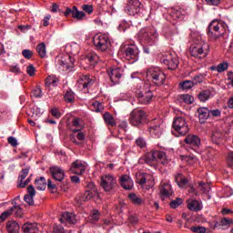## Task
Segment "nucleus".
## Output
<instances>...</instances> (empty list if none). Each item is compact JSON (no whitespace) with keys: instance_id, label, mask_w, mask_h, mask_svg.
I'll use <instances>...</instances> for the list:
<instances>
[{"instance_id":"nucleus-1","label":"nucleus","mask_w":233,"mask_h":233,"mask_svg":"<svg viewBox=\"0 0 233 233\" xmlns=\"http://www.w3.org/2000/svg\"><path fill=\"white\" fill-rule=\"evenodd\" d=\"M189 52L192 57H197L198 59H203L207 57L210 52V46L207 41L203 40L201 36H198L194 41V44L190 46Z\"/></svg>"},{"instance_id":"nucleus-2","label":"nucleus","mask_w":233,"mask_h":233,"mask_svg":"<svg viewBox=\"0 0 233 233\" xmlns=\"http://www.w3.org/2000/svg\"><path fill=\"white\" fill-rule=\"evenodd\" d=\"M146 76L147 79L154 83L157 86H161V85H165V79H167V76L159 67H150Z\"/></svg>"},{"instance_id":"nucleus-3","label":"nucleus","mask_w":233,"mask_h":233,"mask_svg":"<svg viewBox=\"0 0 233 233\" xmlns=\"http://www.w3.org/2000/svg\"><path fill=\"white\" fill-rule=\"evenodd\" d=\"M93 45L99 52H106L110 50V46H112L110 36L107 34L96 35L93 37Z\"/></svg>"},{"instance_id":"nucleus-4","label":"nucleus","mask_w":233,"mask_h":233,"mask_svg":"<svg viewBox=\"0 0 233 233\" xmlns=\"http://www.w3.org/2000/svg\"><path fill=\"white\" fill-rule=\"evenodd\" d=\"M227 24L214 20L209 24L208 30L211 37L218 39V37H221L227 34Z\"/></svg>"},{"instance_id":"nucleus-5","label":"nucleus","mask_w":233,"mask_h":233,"mask_svg":"<svg viewBox=\"0 0 233 233\" xmlns=\"http://www.w3.org/2000/svg\"><path fill=\"white\" fill-rule=\"evenodd\" d=\"M135 94L140 105H150V103H152L154 94L150 91V89L147 90L145 89V86H140L139 88L135 91Z\"/></svg>"},{"instance_id":"nucleus-6","label":"nucleus","mask_w":233,"mask_h":233,"mask_svg":"<svg viewBox=\"0 0 233 233\" xmlns=\"http://www.w3.org/2000/svg\"><path fill=\"white\" fill-rule=\"evenodd\" d=\"M172 128L179 136H187V133L189 132L190 130V128L188 127V124L187 123V120L181 116H177L174 119Z\"/></svg>"},{"instance_id":"nucleus-7","label":"nucleus","mask_w":233,"mask_h":233,"mask_svg":"<svg viewBox=\"0 0 233 233\" xmlns=\"http://www.w3.org/2000/svg\"><path fill=\"white\" fill-rule=\"evenodd\" d=\"M148 132L151 137H155V139L161 137V134H163V120L161 118L152 120L148 127Z\"/></svg>"},{"instance_id":"nucleus-8","label":"nucleus","mask_w":233,"mask_h":233,"mask_svg":"<svg viewBox=\"0 0 233 233\" xmlns=\"http://www.w3.org/2000/svg\"><path fill=\"white\" fill-rule=\"evenodd\" d=\"M147 120V113L141 109H135L131 112L129 117V123L133 127H139V125H143Z\"/></svg>"},{"instance_id":"nucleus-9","label":"nucleus","mask_w":233,"mask_h":233,"mask_svg":"<svg viewBox=\"0 0 233 233\" xmlns=\"http://www.w3.org/2000/svg\"><path fill=\"white\" fill-rule=\"evenodd\" d=\"M157 160L160 161L162 165H167L168 163V160L167 159V154L163 151H153L152 154H148L145 157V163H147V165H152L154 161Z\"/></svg>"},{"instance_id":"nucleus-10","label":"nucleus","mask_w":233,"mask_h":233,"mask_svg":"<svg viewBox=\"0 0 233 233\" xmlns=\"http://www.w3.org/2000/svg\"><path fill=\"white\" fill-rule=\"evenodd\" d=\"M143 4L139 0H129L125 7V12L127 15L136 16L141 14Z\"/></svg>"},{"instance_id":"nucleus-11","label":"nucleus","mask_w":233,"mask_h":233,"mask_svg":"<svg viewBox=\"0 0 233 233\" xmlns=\"http://www.w3.org/2000/svg\"><path fill=\"white\" fill-rule=\"evenodd\" d=\"M117 185V178L113 175L107 174L101 177L100 187L105 190V192H110L113 188H116Z\"/></svg>"},{"instance_id":"nucleus-12","label":"nucleus","mask_w":233,"mask_h":233,"mask_svg":"<svg viewBox=\"0 0 233 233\" xmlns=\"http://www.w3.org/2000/svg\"><path fill=\"white\" fill-rule=\"evenodd\" d=\"M56 66L62 72H70L74 68V59L72 56H66V57H56Z\"/></svg>"},{"instance_id":"nucleus-13","label":"nucleus","mask_w":233,"mask_h":233,"mask_svg":"<svg viewBox=\"0 0 233 233\" xmlns=\"http://www.w3.org/2000/svg\"><path fill=\"white\" fill-rule=\"evenodd\" d=\"M161 62L167 66L168 70H176L177 66H179V60L177 59V56L172 53H165L162 56Z\"/></svg>"},{"instance_id":"nucleus-14","label":"nucleus","mask_w":233,"mask_h":233,"mask_svg":"<svg viewBox=\"0 0 233 233\" xmlns=\"http://www.w3.org/2000/svg\"><path fill=\"white\" fill-rule=\"evenodd\" d=\"M94 83H96V81L93 78H90L89 76H81L78 78L76 85L79 90H82L84 94H88V89L94 86Z\"/></svg>"},{"instance_id":"nucleus-15","label":"nucleus","mask_w":233,"mask_h":233,"mask_svg":"<svg viewBox=\"0 0 233 233\" xmlns=\"http://www.w3.org/2000/svg\"><path fill=\"white\" fill-rule=\"evenodd\" d=\"M124 56L127 61L136 63V61L139 59V49L136 46V45H129L126 47Z\"/></svg>"},{"instance_id":"nucleus-16","label":"nucleus","mask_w":233,"mask_h":233,"mask_svg":"<svg viewBox=\"0 0 233 233\" xmlns=\"http://www.w3.org/2000/svg\"><path fill=\"white\" fill-rule=\"evenodd\" d=\"M107 75L114 85H117L123 77V69L120 67H111L107 70Z\"/></svg>"},{"instance_id":"nucleus-17","label":"nucleus","mask_w":233,"mask_h":233,"mask_svg":"<svg viewBox=\"0 0 233 233\" xmlns=\"http://www.w3.org/2000/svg\"><path fill=\"white\" fill-rule=\"evenodd\" d=\"M158 34L157 32H154L152 33H148L145 30L140 31L139 33V37L142 41H146V43H147V45H154L156 43V40L158 37Z\"/></svg>"},{"instance_id":"nucleus-18","label":"nucleus","mask_w":233,"mask_h":233,"mask_svg":"<svg viewBox=\"0 0 233 233\" xmlns=\"http://www.w3.org/2000/svg\"><path fill=\"white\" fill-rule=\"evenodd\" d=\"M86 170V164L82 163L81 160H76L73 162L70 168V172H72L73 174H77L78 176L85 174Z\"/></svg>"},{"instance_id":"nucleus-19","label":"nucleus","mask_w":233,"mask_h":233,"mask_svg":"<svg viewBox=\"0 0 233 233\" xmlns=\"http://www.w3.org/2000/svg\"><path fill=\"white\" fill-rule=\"evenodd\" d=\"M49 172L55 181H63L65 179V170L57 166L51 167Z\"/></svg>"},{"instance_id":"nucleus-20","label":"nucleus","mask_w":233,"mask_h":233,"mask_svg":"<svg viewBox=\"0 0 233 233\" xmlns=\"http://www.w3.org/2000/svg\"><path fill=\"white\" fill-rule=\"evenodd\" d=\"M186 145H189L192 147H201V138L196 135H187L184 139Z\"/></svg>"},{"instance_id":"nucleus-21","label":"nucleus","mask_w":233,"mask_h":233,"mask_svg":"<svg viewBox=\"0 0 233 233\" xmlns=\"http://www.w3.org/2000/svg\"><path fill=\"white\" fill-rule=\"evenodd\" d=\"M120 185L122 187L125 188V190H132L134 188V181L128 175H123L119 178Z\"/></svg>"},{"instance_id":"nucleus-22","label":"nucleus","mask_w":233,"mask_h":233,"mask_svg":"<svg viewBox=\"0 0 233 233\" xmlns=\"http://www.w3.org/2000/svg\"><path fill=\"white\" fill-rule=\"evenodd\" d=\"M60 223H68L69 225L76 224V215L70 212H65L60 218Z\"/></svg>"},{"instance_id":"nucleus-23","label":"nucleus","mask_w":233,"mask_h":233,"mask_svg":"<svg viewBox=\"0 0 233 233\" xmlns=\"http://www.w3.org/2000/svg\"><path fill=\"white\" fill-rule=\"evenodd\" d=\"M6 230L8 233H19L21 227L19 226V223L15 222V220H9L6 223Z\"/></svg>"},{"instance_id":"nucleus-24","label":"nucleus","mask_w":233,"mask_h":233,"mask_svg":"<svg viewBox=\"0 0 233 233\" xmlns=\"http://www.w3.org/2000/svg\"><path fill=\"white\" fill-rule=\"evenodd\" d=\"M27 193L28 195L24 197V201L28 205H34V196H35V188H34V186H29L27 187Z\"/></svg>"},{"instance_id":"nucleus-25","label":"nucleus","mask_w":233,"mask_h":233,"mask_svg":"<svg viewBox=\"0 0 233 233\" xmlns=\"http://www.w3.org/2000/svg\"><path fill=\"white\" fill-rule=\"evenodd\" d=\"M198 114L199 121H201L202 123H205V121H207V119L210 117V110H208V108L207 107H199L198 109Z\"/></svg>"},{"instance_id":"nucleus-26","label":"nucleus","mask_w":233,"mask_h":233,"mask_svg":"<svg viewBox=\"0 0 233 233\" xmlns=\"http://www.w3.org/2000/svg\"><path fill=\"white\" fill-rule=\"evenodd\" d=\"M24 233H37L39 232V228L35 223H25L22 227Z\"/></svg>"},{"instance_id":"nucleus-27","label":"nucleus","mask_w":233,"mask_h":233,"mask_svg":"<svg viewBox=\"0 0 233 233\" xmlns=\"http://www.w3.org/2000/svg\"><path fill=\"white\" fill-rule=\"evenodd\" d=\"M187 208L193 212H199L203 208V205L198 200H189L187 202Z\"/></svg>"},{"instance_id":"nucleus-28","label":"nucleus","mask_w":233,"mask_h":233,"mask_svg":"<svg viewBox=\"0 0 233 233\" xmlns=\"http://www.w3.org/2000/svg\"><path fill=\"white\" fill-rule=\"evenodd\" d=\"M86 61L89 63L91 66H95L97 63H99V56L96 53H88L86 56Z\"/></svg>"},{"instance_id":"nucleus-29","label":"nucleus","mask_w":233,"mask_h":233,"mask_svg":"<svg viewBox=\"0 0 233 233\" xmlns=\"http://www.w3.org/2000/svg\"><path fill=\"white\" fill-rule=\"evenodd\" d=\"M88 187L91 188V190H87L85 193L86 201H88L97 194V189L96 188V185L94 183H89Z\"/></svg>"},{"instance_id":"nucleus-30","label":"nucleus","mask_w":233,"mask_h":233,"mask_svg":"<svg viewBox=\"0 0 233 233\" xmlns=\"http://www.w3.org/2000/svg\"><path fill=\"white\" fill-rule=\"evenodd\" d=\"M160 194L163 196V198H170V196H172V186H170L168 183L162 184Z\"/></svg>"},{"instance_id":"nucleus-31","label":"nucleus","mask_w":233,"mask_h":233,"mask_svg":"<svg viewBox=\"0 0 233 233\" xmlns=\"http://www.w3.org/2000/svg\"><path fill=\"white\" fill-rule=\"evenodd\" d=\"M175 181L177 185L180 187V188H183L184 187L187 186V183H188L187 177H185V176L179 173L175 176Z\"/></svg>"},{"instance_id":"nucleus-32","label":"nucleus","mask_w":233,"mask_h":233,"mask_svg":"<svg viewBox=\"0 0 233 233\" xmlns=\"http://www.w3.org/2000/svg\"><path fill=\"white\" fill-rule=\"evenodd\" d=\"M59 79L56 75H51L46 78V86H57Z\"/></svg>"},{"instance_id":"nucleus-33","label":"nucleus","mask_w":233,"mask_h":233,"mask_svg":"<svg viewBox=\"0 0 233 233\" xmlns=\"http://www.w3.org/2000/svg\"><path fill=\"white\" fill-rule=\"evenodd\" d=\"M35 186L37 190H45L46 188V178L41 177L35 180Z\"/></svg>"},{"instance_id":"nucleus-34","label":"nucleus","mask_w":233,"mask_h":233,"mask_svg":"<svg viewBox=\"0 0 233 233\" xmlns=\"http://www.w3.org/2000/svg\"><path fill=\"white\" fill-rule=\"evenodd\" d=\"M178 100L180 103H186V105H192V103H194V96L188 94H184L178 96Z\"/></svg>"},{"instance_id":"nucleus-35","label":"nucleus","mask_w":233,"mask_h":233,"mask_svg":"<svg viewBox=\"0 0 233 233\" xmlns=\"http://www.w3.org/2000/svg\"><path fill=\"white\" fill-rule=\"evenodd\" d=\"M36 52L40 57H46V45H45V43L38 44L36 46Z\"/></svg>"},{"instance_id":"nucleus-36","label":"nucleus","mask_w":233,"mask_h":233,"mask_svg":"<svg viewBox=\"0 0 233 233\" xmlns=\"http://www.w3.org/2000/svg\"><path fill=\"white\" fill-rule=\"evenodd\" d=\"M103 117L106 125H109L110 127H116V120L110 113H105Z\"/></svg>"},{"instance_id":"nucleus-37","label":"nucleus","mask_w":233,"mask_h":233,"mask_svg":"<svg viewBox=\"0 0 233 233\" xmlns=\"http://www.w3.org/2000/svg\"><path fill=\"white\" fill-rule=\"evenodd\" d=\"M73 127H76V129H74V132H80L85 127V123L80 118H74L73 119Z\"/></svg>"},{"instance_id":"nucleus-38","label":"nucleus","mask_w":233,"mask_h":233,"mask_svg":"<svg viewBox=\"0 0 233 233\" xmlns=\"http://www.w3.org/2000/svg\"><path fill=\"white\" fill-rule=\"evenodd\" d=\"M212 93H210V90H205L198 94V99L201 101V103H205L206 101H208L210 99V96Z\"/></svg>"},{"instance_id":"nucleus-39","label":"nucleus","mask_w":233,"mask_h":233,"mask_svg":"<svg viewBox=\"0 0 233 233\" xmlns=\"http://www.w3.org/2000/svg\"><path fill=\"white\" fill-rule=\"evenodd\" d=\"M64 99L66 103H74V101H76V93H74L72 90L66 91Z\"/></svg>"},{"instance_id":"nucleus-40","label":"nucleus","mask_w":233,"mask_h":233,"mask_svg":"<svg viewBox=\"0 0 233 233\" xmlns=\"http://www.w3.org/2000/svg\"><path fill=\"white\" fill-rule=\"evenodd\" d=\"M128 198L133 205H143V199L135 193H130Z\"/></svg>"},{"instance_id":"nucleus-41","label":"nucleus","mask_w":233,"mask_h":233,"mask_svg":"<svg viewBox=\"0 0 233 233\" xmlns=\"http://www.w3.org/2000/svg\"><path fill=\"white\" fill-rule=\"evenodd\" d=\"M74 15H73V19H77V21H83V18L86 16V14H85V12L83 11H78L77 10V6L74 5Z\"/></svg>"},{"instance_id":"nucleus-42","label":"nucleus","mask_w":233,"mask_h":233,"mask_svg":"<svg viewBox=\"0 0 233 233\" xmlns=\"http://www.w3.org/2000/svg\"><path fill=\"white\" fill-rule=\"evenodd\" d=\"M88 220L90 223H97L99 221V211L97 209H94L92 214L89 216Z\"/></svg>"},{"instance_id":"nucleus-43","label":"nucleus","mask_w":233,"mask_h":233,"mask_svg":"<svg viewBox=\"0 0 233 233\" xmlns=\"http://www.w3.org/2000/svg\"><path fill=\"white\" fill-rule=\"evenodd\" d=\"M91 110H93V112H103V104L97 101L93 102L91 104Z\"/></svg>"},{"instance_id":"nucleus-44","label":"nucleus","mask_w":233,"mask_h":233,"mask_svg":"<svg viewBox=\"0 0 233 233\" xmlns=\"http://www.w3.org/2000/svg\"><path fill=\"white\" fill-rule=\"evenodd\" d=\"M198 188L203 192V194H208V192H210L211 189L210 184L203 182H199Z\"/></svg>"},{"instance_id":"nucleus-45","label":"nucleus","mask_w":233,"mask_h":233,"mask_svg":"<svg viewBox=\"0 0 233 233\" xmlns=\"http://www.w3.org/2000/svg\"><path fill=\"white\" fill-rule=\"evenodd\" d=\"M193 80H186L180 83V86L183 90H190L194 86Z\"/></svg>"},{"instance_id":"nucleus-46","label":"nucleus","mask_w":233,"mask_h":233,"mask_svg":"<svg viewBox=\"0 0 233 233\" xmlns=\"http://www.w3.org/2000/svg\"><path fill=\"white\" fill-rule=\"evenodd\" d=\"M162 33L163 35L166 36V39H172V36L174 35V31L170 27H164Z\"/></svg>"},{"instance_id":"nucleus-47","label":"nucleus","mask_w":233,"mask_h":233,"mask_svg":"<svg viewBox=\"0 0 233 233\" xmlns=\"http://www.w3.org/2000/svg\"><path fill=\"white\" fill-rule=\"evenodd\" d=\"M13 214V209H7L6 211L3 212L0 216V223H3V221H6L10 216Z\"/></svg>"},{"instance_id":"nucleus-48","label":"nucleus","mask_w":233,"mask_h":233,"mask_svg":"<svg viewBox=\"0 0 233 233\" xmlns=\"http://www.w3.org/2000/svg\"><path fill=\"white\" fill-rule=\"evenodd\" d=\"M11 209H13V213L15 212L16 218H21L23 216V208H21V206L15 205Z\"/></svg>"},{"instance_id":"nucleus-49","label":"nucleus","mask_w":233,"mask_h":233,"mask_svg":"<svg viewBox=\"0 0 233 233\" xmlns=\"http://www.w3.org/2000/svg\"><path fill=\"white\" fill-rule=\"evenodd\" d=\"M135 143H136L137 147H138V148H146L147 147V140H145V138H143V137L137 138Z\"/></svg>"},{"instance_id":"nucleus-50","label":"nucleus","mask_w":233,"mask_h":233,"mask_svg":"<svg viewBox=\"0 0 233 233\" xmlns=\"http://www.w3.org/2000/svg\"><path fill=\"white\" fill-rule=\"evenodd\" d=\"M181 14V15H188V14H190V8H180L179 10H177L175 13L176 17H177V19H179V15Z\"/></svg>"},{"instance_id":"nucleus-51","label":"nucleus","mask_w":233,"mask_h":233,"mask_svg":"<svg viewBox=\"0 0 233 233\" xmlns=\"http://www.w3.org/2000/svg\"><path fill=\"white\" fill-rule=\"evenodd\" d=\"M228 70V64L227 62L220 63L217 66V72L221 74V72H225Z\"/></svg>"},{"instance_id":"nucleus-52","label":"nucleus","mask_w":233,"mask_h":233,"mask_svg":"<svg viewBox=\"0 0 233 233\" xmlns=\"http://www.w3.org/2000/svg\"><path fill=\"white\" fill-rule=\"evenodd\" d=\"M28 172H30V168L28 167L22 169L18 177V181H25V179H26V176H28Z\"/></svg>"},{"instance_id":"nucleus-53","label":"nucleus","mask_w":233,"mask_h":233,"mask_svg":"<svg viewBox=\"0 0 233 233\" xmlns=\"http://www.w3.org/2000/svg\"><path fill=\"white\" fill-rule=\"evenodd\" d=\"M191 232L194 233H207V228L201 226H195L190 228Z\"/></svg>"},{"instance_id":"nucleus-54","label":"nucleus","mask_w":233,"mask_h":233,"mask_svg":"<svg viewBox=\"0 0 233 233\" xmlns=\"http://www.w3.org/2000/svg\"><path fill=\"white\" fill-rule=\"evenodd\" d=\"M33 97H43V90L40 89L39 86H36L32 91Z\"/></svg>"},{"instance_id":"nucleus-55","label":"nucleus","mask_w":233,"mask_h":233,"mask_svg":"<svg viewBox=\"0 0 233 233\" xmlns=\"http://www.w3.org/2000/svg\"><path fill=\"white\" fill-rule=\"evenodd\" d=\"M183 204V199L182 198H177L173 201H171V203L169 204L171 208H177V207H179V205Z\"/></svg>"},{"instance_id":"nucleus-56","label":"nucleus","mask_w":233,"mask_h":233,"mask_svg":"<svg viewBox=\"0 0 233 233\" xmlns=\"http://www.w3.org/2000/svg\"><path fill=\"white\" fill-rule=\"evenodd\" d=\"M82 10H84V12H86V14H92L94 12V6L92 5H82Z\"/></svg>"},{"instance_id":"nucleus-57","label":"nucleus","mask_w":233,"mask_h":233,"mask_svg":"<svg viewBox=\"0 0 233 233\" xmlns=\"http://www.w3.org/2000/svg\"><path fill=\"white\" fill-rule=\"evenodd\" d=\"M22 56L25 59H32V56H34V53L30 49H25V50L22 51Z\"/></svg>"},{"instance_id":"nucleus-58","label":"nucleus","mask_w":233,"mask_h":233,"mask_svg":"<svg viewBox=\"0 0 233 233\" xmlns=\"http://www.w3.org/2000/svg\"><path fill=\"white\" fill-rule=\"evenodd\" d=\"M221 116V111L219 109L209 110V117H219Z\"/></svg>"},{"instance_id":"nucleus-59","label":"nucleus","mask_w":233,"mask_h":233,"mask_svg":"<svg viewBox=\"0 0 233 233\" xmlns=\"http://www.w3.org/2000/svg\"><path fill=\"white\" fill-rule=\"evenodd\" d=\"M9 71L13 74H21V67H19V65H13L10 66Z\"/></svg>"},{"instance_id":"nucleus-60","label":"nucleus","mask_w":233,"mask_h":233,"mask_svg":"<svg viewBox=\"0 0 233 233\" xmlns=\"http://www.w3.org/2000/svg\"><path fill=\"white\" fill-rule=\"evenodd\" d=\"M26 72H27L28 76H30L32 77L35 74V67L34 66V65H29L26 67Z\"/></svg>"},{"instance_id":"nucleus-61","label":"nucleus","mask_w":233,"mask_h":233,"mask_svg":"<svg viewBox=\"0 0 233 233\" xmlns=\"http://www.w3.org/2000/svg\"><path fill=\"white\" fill-rule=\"evenodd\" d=\"M194 85H198L199 83H203V75H198L193 78Z\"/></svg>"},{"instance_id":"nucleus-62","label":"nucleus","mask_w":233,"mask_h":233,"mask_svg":"<svg viewBox=\"0 0 233 233\" xmlns=\"http://www.w3.org/2000/svg\"><path fill=\"white\" fill-rule=\"evenodd\" d=\"M7 141L11 147H17V139L14 137H9Z\"/></svg>"},{"instance_id":"nucleus-63","label":"nucleus","mask_w":233,"mask_h":233,"mask_svg":"<svg viewBox=\"0 0 233 233\" xmlns=\"http://www.w3.org/2000/svg\"><path fill=\"white\" fill-rule=\"evenodd\" d=\"M228 167H233V152L229 153L227 158Z\"/></svg>"},{"instance_id":"nucleus-64","label":"nucleus","mask_w":233,"mask_h":233,"mask_svg":"<svg viewBox=\"0 0 233 233\" xmlns=\"http://www.w3.org/2000/svg\"><path fill=\"white\" fill-rule=\"evenodd\" d=\"M54 232L55 233H65V228H63V226H55Z\"/></svg>"}]
</instances>
